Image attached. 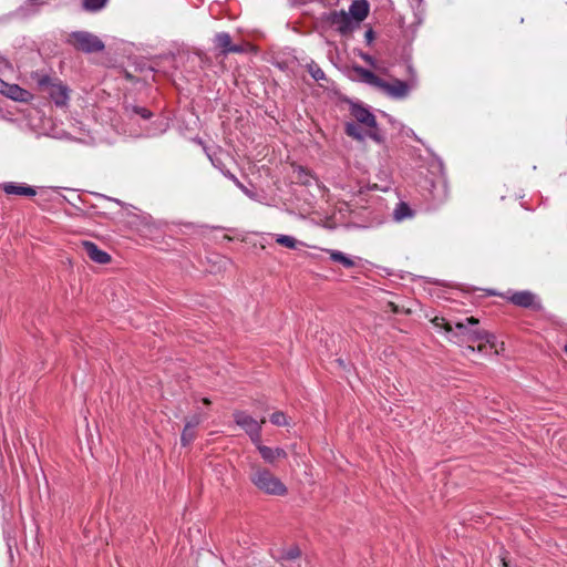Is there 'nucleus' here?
I'll return each mask as SVG.
<instances>
[{"label":"nucleus","instance_id":"f257e3e1","mask_svg":"<svg viewBox=\"0 0 567 567\" xmlns=\"http://www.w3.org/2000/svg\"><path fill=\"white\" fill-rule=\"evenodd\" d=\"M433 326L439 332L443 331L446 338L457 344L481 342L477 347L478 351H485L487 347L494 349V353L498 354L499 350L496 344V337L485 330L480 329L478 320L468 317L465 321L455 322L453 326L444 318L435 317L432 320Z\"/></svg>","mask_w":567,"mask_h":567},{"label":"nucleus","instance_id":"f03ea898","mask_svg":"<svg viewBox=\"0 0 567 567\" xmlns=\"http://www.w3.org/2000/svg\"><path fill=\"white\" fill-rule=\"evenodd\" d=\"M249 480L251 484L264 494L285 496L288 493L285 483L269 468L259 464H252L250 466Z\"/></svg>","mask_w":567,"mask_h":567},{"label":"nucleus","instance_id":"7ed1b4c3","mask_svg":"<svg viewBox=\"0 0 567 567\" xmlns=\"http://www.w3.org/2000/svg\"><path fill=\"white\" fill-rule=\"evenodd\" d=\"M409 73L410 78L408 81L393 79L391 82H386L381 80L378 89L392 99H405L410 92L417 86V76L412 66H409Z\"/></svg>","mask_w":567,"mask_h":567},{"label":"nucleus","instance_id":"20e7f679","mask_svg":"<svg viewBox=\"0 0 567 567\" xmlns=\"http://www.w3.org/2000/svg\"><path fill=\"white\" fill-rule=\"evenodd\" d=\"M40 89L47 92L56 106H65L69 101V89L58 81H52L48 76L38 80Z\"/></svg>","mask_w":567,"mask_h":567},{"label":"nucleus","instance_id":"39448f33","mask_svg":"<svg viewBox=\"0 0 567 567\" xmlns=\"http://www.w3.org/2000/svg\"><path fill=\"white\" fill-rule=\"evenodd\" d=\"M234 421L249 435L254 444L261 440V427L266 422L265 419L257 421L246 412L236 411L234 413Z\"/></svg>","mask_w":567,"mask_h":567},{"label":"nucleus","instance_id":"423d86ee","mask_svg":"<svg viewBox=\"0 0 567 567\" xmlns=\"http://www.w3.org/2000/svg\"><path fill=\"white\" fill-rule=\"evenodd\" d=\"M351 115L353 118L361 124L362 126L368 128L367 135L374 140L375 142L380 143L381 137L375 131L377 127V121L375 116L364 106L359 104H352L350 109Z\"/></svg>","mask_w":567,"mask_h":567},{"label":"nucleus","instance_id":"0eeeda50","mask_svg":"<svg viewBox=\"0 0 567 567\" xmlns=\"http://www.w3.org/2000/svg\"><path fill=\"white\" fill-rule=\"evenodd\" d=\"M69 42L78 50L87 53L104 49V43L96 35L85 31L73 32L70 35Z\"/></svg>","mask_w":567,"mask_h":567},{"label":"nucleus","instance_id":"6e6552de","mask_svg":"<svg viewBox=\"0 0 567 567\" xmlns=\"http://www.w3.org/2000/svg\"><path fill=\"white\" fill-rule=\"evenodd\" d=\"M329 21L342 34L351 33L358 28L355 21L343 10L332 12Z\"/></svg>","mask_w":567,"mask_h":567},{"label":"nucleus","instance_id":"1a4fd4ad","mask_svg":"<svg viewBox=\"0 0 567 567\" xmlns=\"http://www.w3.org/2000/svg\"><path fill=\"white\" fill-rule=\"evenodd\" d=\"M0 93L18 102H29L33 95L17 84H10L0 79Z\"/></svg>","mask_w":567,"mask_h":567},{"label":"nucleus","instance_id":"9d476101","mask_svg":"<svg viewBox=\"0 0 567 567\" xmlns=\"http://www.w3.org/2000/svg\"><path fill=\"white\" fill-rule=\"evenodd\" d=\"M261 458L270 464L274 465L277 461L286 458L287 452L281 447H271L261 444V440L258 443H255Z\"/></svg>","mask_w":567,"mask_h":567},{"label":"nucleus","instance_id":"9b49d317","mask_svg":"<svg viewBox=\"0 0 567 567\" xmlns=\"http://www.w3.org/2000/svg\"><path fill=\"white\" fill-rule=\"evenodd\" d=\"M509 301L515 306L523 308H539L540 305L536 300V296L530 291H517L508 297Z\"/></svg>","mask_w":567,"mask_h":567},{"label":"nucleus","instance_id":"f8f14e48","mask_svg":"<svg viewBox=\"0 0 567 567\" xmlns=\"http://www.w3.org/2000/svg\"><path fill=\"white\" fill-rule=\"evenodd\" d=\"M370 11V6L367 0H355L351 3L349 8V12H347L350 18L355 21V25L359 27L360 23L368 17Z\"/></svg>","mask_w":567,"mask_h":567},{"label":"nucleus","instance_id":"ddd939ff","mask_svg":"<svg viewBox=\"0 0 567 567\" xmlns=\"http://www.w3.org/2000/svg\"><path fill=\"white\" fill-rule=\"evenodd\" d=\"M85 254L95 262L104 265L111 260L107 252L101 250L94 243L84 241L82 244Z\"/></svg>","mask_w":567,"mask_h":567},{"label":"nucleus","instance_id":"4468645a","mask_svg":"<svg viewBox=\"0 0 567 567\" xmlns=\"http://www.w3.org/2000/svg\"><path fill=\"white\" fill-rule=\"evenodd\" d=\"M215 45L221 50L223 53L240 52L239 45H231V38L227 32H220L215 35Z\"/></svg>","mask_w":567,"mask_h":567},{"label":"nucleus","instance_id":"2eb2a0df","mask_svg":"<svg viewBox=\"0 0 567 567\" xmlns=\"http://www.w3.org/2000/svg\"><path fill=\"white\" fill-rule=\"evenodd\" d=\"M3 190L9 195H20V196H34L37 194L34 188L27 186V185H18L14 183L4 184Z\"/></svg>","mask_w":567,"mask_h":567},{"label":"nucleus","instance_id":"dca6fc26","mask_svg":"<svg viewBox=\"0 0 567 567\" xmlns=\"http://www.w3.org/2000/svg\"><path fill=\"white\" fill-rule=\"evenodd\" d=\"M354 72L361 79V81H363L364 83L372 85L377 89L379 87L382 79L377 76L371 71H369L364 68H361V66H357V68H354Z\"/></svg>","mask_w":567,"mask_h":567},{"label":"nucleus","instance_id":"f3484780","mask_svg":"<svg viewBox=\"0 0 567 567\" xmlns=\"http://www.w3.org/2000/svg\"><path fill=\"white\" fill-rule=\"evenodd\" d=\"M413 217V210L410 208V206L406 203H399L396 207L393 210V218L396 221H402L408 218Z\"/></svg>","mask_w":567,"mask_h":567},{"label":"nucleus","instance_id":"a211bd4d","mask_svg":"<svg viewBox=\"0 0 567 567\" xmlns=\"http://www.w3.org/2000/svg\"><path fill=\"white\" fill-rule=\"evenodd\" d=\"M330 255L331 260L341 264L344 268H352L355 266V261L339 250H327Z\"/></svg>","mask_w":567,"mask_h":567},{"label":"nucleus","instance_id":"6ab92c4d","mask_svg":"<svg viewBox=\"0 0 567 567\" xmlns=\"http://www.w3.org/2000/svg\"><path fill=\"white\" fill-rule=\"evenodd\" d=\"M198 424H199V420L198 419L195 420L194 424H192L190 422H186V425H185L184 431L182 433V443L184 445L189 444L194 440V437H195L194 429Z\"/></svg>","mask_w":567,"mask_h":567},{"label":"nucleus","instance_id":"aec40b11","mask_svg":"<svg viewBox=\"0 0 567 567\" xmlns=\"http://www.w3.org/2000/svg\"><path fill=\"white\" fill-rule=\"evenodd\" d=\"M276 243L289 249H295L299 245L296 238L288 235H277Z\"/></svg>","mask_w":567,"mask_h":567},{"label":"nucleus","instance_id":"412c9836","mask_svg":"<svg viewBox=\"0 0 567 567\" xmlns=\"http://www.w3.org/2000/svg\"><path fill=\"white\" fill-rule=\"evenodd\" d=\"M346 133L358 141H362L365 136H368L367 133H362L359 126L354 123H347Z\"/></svg>","mask_w":567,"mask_h":567},{"label":"nucleus","instance_id":"4be33fe9","mask_svg":"<svg viewBox=\"0 0 567 567\" xmlns=\"http://www.w3.org/2000/svg\"><path fill=\"white\" fill-rule=\"evenodd\" d=\"M270 422L277 426L288 425V419L284 412L277 411L270 415Z\"/></svg>","mask_w":567,"mask_h":567},{"label":"nucleus","instance_id":"5701e85b","mask_svg":"<svg viewBox=\"0 0 567 567\" xmlns=\"http://www.w3.org/2000/svg\"><path fill=\"white\" fill-rule=\"evenodd\" d=\"M107 0H83V6L86 10L97 11L102 9Z\"/></svg>","mask_w":567,"mask_h":567},{"label":"nucleus","instance_id":"b1692460","mask_svg":"<svg viewBox=\"0 0 567 567\" xmlns=\"http://www.w3.org/2000/svg\"><path fill=\"white\" fill-rule=\"evenodd\" d=\"M309 72L316 81H321L326 79L324 72L316 64L309 65Z\"/></svg>","mask_w":567,"mask_h":567},{"label":"nucleus","instance_id":"393cba45","mask_svg":"<svg viewBox=\"0 0 567 567\" xmlns=\"http://www.w3.org/2000/svg\"><path fill=\"white\" fill-rule=\"evenodd\" d=\"M11 71H12L11 64L7 60L0 58V74L6 75L8 72H11Z\"/></svg>","mask_w":567,"mask_h":567},{"label":"nucleus","instance_id":"a878e982","mask_svg":"<svg viewBox=\"0 0 567 567\" xmlns=\"http://www.w3.org/2000/svg\"><path fill=\"white\" fill-rule=\"evenodd\" d=\"M362 59L374 69H379L375 60L369 54H362Z\"/></svg>","mask_w":567,"mask_h":567},{"label":"nucleus","instance_id":"bb28decb","mask_svg":"<svg viewBox=\"0 0 567 567\" xmlns=\"http://www.w3.org/2000/svg\"><path fill=\"white\" fill-rule=\"evenodd\" d=\"M135 112H136L137 114H140L143 118H148V117H151V112H150L148 110L144 109V107H137V109L135 110Z\"/></svg>","mask_w":567,"mask_h":567},{"label":"nucleus","instance_id":"cd10ccee","mask_svg":"<svg viewBox=\"0 0 567 567\" xmlns=\"http://www.w3.org/2000/svg\"><path fill=\"white\" fill-rule=\"evenodd\" d=\"M364 37H365L367 42L370 44L374 39V33H373L372 29L367 30Z\"/></svg>","mask_w":567,"mask_h":567},{"label":"nucleus","instance_id":"c85d7f7f","mask_svg":"<svg viewBox=\"0 0 567 567\" xmlns=\"http://www.w3.org/2000/svg\"><path fill=\"white\" fill-rule=\"evenodd\" d=\"M233 179L237 183V185L246 193V194H249L248 190L244 187V185H241L237 179L236 177L233 176Z\"/></svg>","mask_w":567,"mask_h":567},{"label":"nucleus","instance_id":"c756f323","mask_svg":"<svg viewBox=\"0 0 567 567\" xmlns=\"http://www.w3.org/2000/svg\"><path fill=\"white\" fill-rule=\"evenodd\" d=\"M389 307H391L393 312H398V307L393 302H389Z\"/></svg>","mask_w":567,"mask_h":567},{"label":"nucleus","instance_id":"7c9ffc66","mask_svg":"<svg viewBox=\"0 0 567 567\" xmlns=\"http://www.w3.org/2000/svg\"><path fill=\"white\" fill-rule=\"evenodd\" d=\"M198 419L200 421V417L198 415H195L193 416L188 422H190L192 424L195 423V420Z\"/></svg>","mask_w":567,"mask_h":567},{"label":"nucleus","instance_id":"2f4dec72","mask_svg":"<svg viewBox=\"0 0 567 567\" xmlns=\"http://www.w3.org/2000/svg\"><path fill=\"white\" fill-rule=\"evenodd\" d=\"M377 70L382 72V73H386V69L385 68L379 66V69H377Z\"/></svg>","mask_w":567,"mask_h":567},{"label":"nucleus","instance_id":"473e14b6","mask_svg":"<svg viewBox=\"0 0 567 567\" xmlns=\"http://www.w3.org/2000/svg\"><path fill=\"white\" fill-rule=\"evenodd\" d=\"M204 403H205V404H209V403H210V401H209L208 399H204Z\"/></svg>","mask_w":567,"mask_h":567},{"label":"nucleus","instance_id":"72a5a7b5","mask_svg":"<svg viewBox=\"0 0 567 567\" xmlns=\"http://www.w3.org/2000/svg\"><path fill=\"white\" fill-rule=\"evenodd\" d=\"M468 349H470V350H472V351H474V350H475V349H474V347H473V346H471V344L468 346Z\"/></svg>","mask_w":567,"mask_h":567},{"label":"nucleus","instance_id":"f704fd0d","mask_svg":"<svg viewBox=\"0 0 567 567\" xmlns=\"http://www.w3.org/2000/svg\"><path fill=\"white\" fill-rule=\"evenodd\" d=\"M503 566H504V567H506V566H507V564L504 561V563H503Z\"/></svg>","mask_w":567,"mask_h":567},{"label":"nucleus","instance_id":"c9c22d12","mask_svg":"<svg viewBox=\"0 0 567 567\" xmlns=\"http://www.w3.org/2000/svg\"><path fill=\"white\" fill-rule=\"evenodd\" d=\"M566 351H567V348H566Z\"/></svg>","mask_w":567,"mask_h":567}]
</instances>
